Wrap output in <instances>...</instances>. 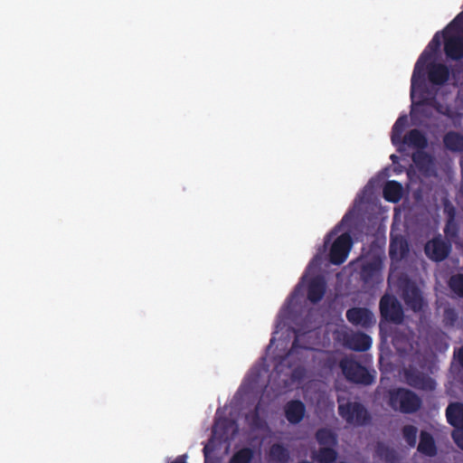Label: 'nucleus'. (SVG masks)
<instances>
[{
  "label": "nucleus",
  "mask_w": 463,
  "mask_h": 463,
  "mask_svg": "<svg viewBox=\"0 0 463 463\" xmlns=\"http://www.w3.org/2000/svg\"><path fill=\"white\" fill-rule=\"evenodd\" d=\"M388 397L389 406L392 410L405 414L418 411L422 405V401L418 394L403 387L390 390Z\"/></svg>",
  "instance_id": "nucleus-1"
},
{
  "label": "nucleus",
  "mask_w": 463,
  "mask_h": 463,
  "mask_svg": "<svg viewBox=\"0 0 463 463\" xmlns=\"http://www.w3.org/2000/svg\"><path fill=\"white\" fill-rule=\"evenodd\" d=\"M339 367L345 379L350 383L367 386L374 382V374L353 358H342Z\"/></svg>",
  "instance_id": "nucleus-2"
},
{
  "label": "nucleus",
  "mask_w": 463,
  "mask_h": 463,
  "mask_svg": "<svg viewBox=\"0 0 463 463\" xmlns=\"http://www.w3.org/2000/svg\"><path fill=\"white\" fill-rule=\"evenodd\" d=\"M338 414L347 423L362 427L371 422L372 417L365 406L359 402L339 403Z\"/></svg>",
  "instance_id": "nucleus-3"
},
{
  "label": "nucleus",
  "mask_w": 463,
  "mask_h": 463,
  "mask_svg": "<svg viewBox=\"0 0 463 463\" xmlns=\"http://www.w3.org/2000/svg\"><path fill=\"white\" fill-rule=\"evenodd\" d=\"M382 320L399 325L402 323L404 313L400 301L393 295H383L379 303Z\"/></svg>",
  "instance_id": "nucleus-4"
},
{
  "label": "nucleus",
  "mask_w": 463,
  "mask_h": 463,
  "mask_svg": "<svg viewBox=\"0 0 463 463\" xmlns=\"http://www.w3.org/2000/svg\"><path fill=\"white\" fill-rule=\"evenodd\" d=\"M450 251L451 242L443 239L440 234L428 241L424 247L426 256L435 262H440L446 260Z\"/></svg>",
  "instance_id": "nucleus-5"
},
{
  "label": "nucleus",
  "mask_w": 463,
  "mask_h": 463,
  "mask_svg": "<svg viewBox=\"0 0 463 463\" xmlns=\"http://www.w3.org/2000/svg\"><path fill=\"white\" fill-rule=\"evenodd\" d=\"M402 299L408 308L413 312H420L427 305L422 291L415 282L408 279L402 287Z\"/></svg>",
  "instance_id": "nucleus-6"
},
{
  "label": "nucleus",
  "mask_w": 463,
  "mask_h": 463,
  "mask_svg": "<svg viewBox=\"0 0 463 463\" xmlns=\"http://www.w3.org/2000/svg\"><path fill=\"white\" fill-rule=\"evenodd\" d=\"M405 383L417 390L433 391L436 388V382L427 373L416 367L409 366L404 370Z\"/></svg>",
  "instance_id": "nucleus-7"
},
{
  "label": "nucleus",
  "mask_w": 463,
  "mask_h": 463,
  "mask_svg": "<svg viewBox=\"0 0 463 463\" xmlns=\"http://www.w3.org/2000/svg\"><path fill=\"white\" fill-rule=\"evenodd\" d=\"M352 245L353 240L348 232H345L338 236L333 242L329 251L330 262L335 265L344 263L348 257Z\"/></svg>",
  "instance_id": "nucleus-8"
},
{
  "label": "nucleus",
  "mask_w": 463,
  "mask_h": 463,
  "mask_svg": "<svg viewBox=\"0 0 463 463\" xmlns=\"http://www.w3.org/2000/svg\"><path fill=\"white\" fill-rule=\"evenodd\" d=\"M345 317L352 325L363 328H369L375 323L373 312L366 307H351L347 309Z\"/></svg>",
  "instance_id": "nucleus-9"
},
{
  "label": "nucleus",
  "mask_w": 463,
  "mask_h": 463,
  "mask_svg": "<svg viewBox=\"0 0 463 463\" xmlns=\"http://www.w3.org/2000/svg\"><path fill=\"white\" fill-rule=\"evenodd\" d=\"M372 338L362 332L345 333L343 335V345L353 351L365 352L372 346Z\"/></svg>",
  "instance_id": "nucleus-10"
},
{
  "label": "nucleus",
  "mask_w": 463,
  "mask_h": 463,
  "mask_svg": "<svg viewBox=\"0 0 463 463\" xmlns=\"http://www.w3.org/2000/svg\"><path fill=\"white\" fill-rule=\"evenodd\" d=\"M429 81L432 85L443 86L449 80V68L440 62L430 61L426 66Z\"/></svg>",
  "instance_id": "nucleus-11"
},
{
  "label": "nucleus",
  "mask_w": 463,
  "mask_h": 463,
  "mask_svg": "<svg viewBox=\"0 0 463 463\" xmlns=\"http://www.w3.org/2000/svg\"><path fill=\"white\" fill-rule=\"evenodd\" d=\"M284 413L289 423L298 424L305 417L306 406L300 400H291L285 404Z\"/></svg>",
  "instance_id": "nucleus-12"
},
{
  "label": "nucleus",
  "mask_w": 463,
  "mask_h": 463,
  "mask_svg": "<svg viewBox=\"0 0 463 463\" xmlns=\"http://www.w3.org/2000/svg\"><path fill=\"white\" fill-rule=\"evenodd\" d=\"M326 284L322 276L312 278L307 286V299L316 304L319 302L326 293Z\"/></svg>",
  "instance_id": "nucleus-13"
},
{
  "label": "nucleus",
  "mask_w": 463,
  "mask_h": 463,
  "mask_svg": "<svg viewBox=\"0 0 463 463\" xmlns=\"http://www.w3.org/2000/svg\"><path fill=\"white\" fill-rule=\"evenodd\" d=\"M448 422L454 427V430L463 428V403L452 402L446 409Z\"/></svg>",
  "instance_id": "nucleus-14"
},
{
  "label": "nucleus",
  "mask_w": 463,
  "mask_h": 463,
  "mask_svg": "<svg viewBox=\"0 0 463 463\" xmlns=\"http://www.w3.org/2000/svg\"><path fill=\"white\" fill-rule=\"evenodd\" d=\"M402 143L410 147L423 150L428 146V138L420 130L414 128L403 137Z\"/></svg>",
  "instance_id": "nucleus-15"
},
{
  "label": "nucleus",
  "mask_w": 463,
  "mask_h": 463,
  "mask_svg": "<svg viewBox=\"0 0 463 463\" xmlns=\"http://www.w3.org/2000/svg\"><path fill=\"white\" fill-rule=\"evenodd\" d=\"M417 449L420 453L427 457H435L438 452L434 438L426 430L420 431Z\"/></svg>",
  "instance_id": "nucleus-16"
},
{
  "label": "nucleus",
  "mask_w": 463,
  "mask_h": 463,
  "mask_svg": "<svg viewBox=\"0 0 463 463\" xmlns=\"http://www.w3.org/2000/svg\"><path fill=\"white\" fill-rule=\"evenodd\" d=\"M431 58L432 54L427 50L423 51V52L419 57L411 76V93L413 92L419 80L421 82L424 81L423 65L427 61L431 60Z\"/></svg>",
  "instance_id": "nucleus-17"
},
{
  "label": "nucleus",
  "mask_w": 463,
  "mask_h": 463,
  "mask_svg": "<svg viewBox=\"0 0 463 463\" xmlns=\"http://www.w3.org/2000/svg\"><path fill=\"white\" fill-rule=\"evenodd\" d=\"M383 197L391 203H397L402 195V186L397 181H388L383 187Z\"/></svg>",
  "instance_id": "nucleus-18"
},
{
  "label": "nucleus",
  "mask_w": 463,
  "mask_h": 463,
  "mask_svg": "<svg viewBox=\"0 0 463 463\" xmlns=\"http://www.w3.org/2000/svg\"><path fill=\"white\" fill-rule=\"evenodd\" d=\"M447 149L452 152H463V135L456 131H449L443 137Z\"/></svg>",
  "instance_id": "nucleus-19"
},
{
  "label": "nucleus",
  "mask_w": 463,
  "mask_h": 463,
  "mask_svg": "<svg viewBox=\"0 0 463 463\" xmlns=\"http://www.w3.org/2000/svg\"><path fill=\"white\" fill-rule=\"evenodd\" d=\"M269 459L276 463H288L290 455L288 449L282 444H272L269 450Z\"/></svg>",
  "instance_id": "nucleus-20"
},
{
  "label": "nucleus",
  "mask_w": 463,
  "mask_h": 463,
  "mask_svg": "<svg viewBox=\"0 0 463 463\" xmlns=\"http://www.w3.org/2000/svg\"><path fill=\"white\" fill-rule=\"evenodd\" d=\"M312 458L317 463H333L336 460L337 452L333 448L321 447Z\"/></svg>",
  "instance_id": "nucleus-21"
},
{
  "label": "nucleus",
  "mask_w": 463,
  "mask_h": 463,
  "mask_svg": "<svg viewBox=\"0 0 463 463\" xmlns=\"http://www.w3.org/2000/svg\"><path fill=\"white\" fill-rule=\"evenodd\" d=\"M408 252V244L403 240H393L390 243L389 255L391 259H403Z\"/></svg>",
  "instance_id": "nucleus-22"
},
{
  "label": "nucleus",
  "mask_w": 463,
  "mask_h": 463,
  "mask_svg": "<svg viewBox=\"0 0 463 463\" xmlns=\"http://www.w3.org/2000/svg\"><path fill=\"white\" fill-rule=\"evenodd\" d=\"M316 439L321 446H334L337 442L336 435L327 428H321L316 432Z\"/></svg>",
  "instance_id": "nucleus-23"
},
{
  "label": "nucleus",
  "mask_w": 463,
  "mask_h": 463,
  "mask_svg": "<svg viewBox=\"0 0 463 463\" xmlns=\"http://www.w3.org/2000/svg\"><path fill=\"white\" fill-rule=\"evenodd\" d=\"M408 124V118L406 115L400 116L395 121L392 128L391 139L393 144L400 142L402 134Z\"/></svg>",
  "instance_id": "nucleus-24"
},
{
  "label": "nucleus",
  "mask_w": 463,
  "mask_h": 463,
  "mask_svg": "<svg viewBox=\"0 0 463 463\" xmlns=\"http://www.w3.org/2000/svg\"><path fill=\"white\" fill-rule=\"evenodd\" d=\"M254 458V451L250 448H242L236 451L230 458L229 463H250Z\"/></svg>",
  "instance_id": "nucleus-25"
},
{
  "label": "nucleus",
  "mask_w": 463,
  "mask_h": 463,
  "mask_svg": "<svg viewBox=\"0 0 463 463\" xmlns=\"http://www.w3.org/2000/svg\"><path fill=\"white\" fill-rule=\"evenodd\" d=\"M458 233L459 227L456 220H452V217L450 218V220H447L444 227V234L446 240L450 242L454 241L456 239L458 238Z\"/></svg>",
  "instance_id": "nucleus-26"
},
{
  "label": "nucleus",
  "mask_w": 463,
  "mask_h": 463,
  "mask_svg": "<svg viewBox=\"0 0 463 463\" xmlns=\"http://www.w3.org/2000/svg\"><path fill=\"white\" fill-rule=\"evenodd\" d=\"M376 454L388 463H394L397 460V454L395 450L383 444H379L377 446Z\"/></svg>",
  "instance_id": "nucleus-27"
},
{
  "label": "nucleus",
  "mask_w": 463,
  "mask_h": 463,
  "mask_svg": "<svg viewBox=\"0 0 463 463\" xmlns=\"http://www.w3.org/2000/svg\"><path fill=\"white\" fill-rule=\"evenodd\" d=\"M449 287L453 293L463 298V274H456L450 277Z\"/></svg>",
  "instance_id": "nucleus-28"
},
{
  "label": "nucleus",
  "mask_w": 463,
  "mask_h": 463,
  "mask_svg": "<svg viewBox=\"0 0 463 463\" xmlns=\"http://www.w3.org/2000/svg\"><path fill=\"white\" fill-rule=\"evenodd\" d=\"M402 431L406 443L410 447H414L417 442L418 429L413 425H405Z\"/></svg>",
  "instance_id": "nucleus-29"
},
{
  "label": "nucleus",
  "mask_w": 463,
  "mask_h": 463,
  "mask_svg": "<svg viewBox=\"0 0 463 463\" xmlns=\"http://www.w3.org/2000/svg\"><path fill=\"white\" fill-rule=\"evenodd\" d=\"M458 319V314L454 307H447L443 311V322L447 326H453Z\"/></svg>",
  "instance_id": "nucleus-30"
},
{
  "label": "nucleus",
  "mask_w": 463,
  "mask_h": 463,
  "mask_svg": "<svg viewBox=\"0 0 463 463\" xmlns=\"http://www.w3.org/2000/svg\"><path fill=\"white\" fill-rule=\"evenodd\" d=\"M378 263L376 261H368L363 264L361 275L364 280L370 279L378 270Z\"/></svg>",
  "instance_id": "nucleus-31"
},
{
  "label": "nucleus",
  "mask_w": 463,
  "mask_h": 463,
  "mask_svg": "<svg viewBox=\"0 0 463 463\" xmlns=\"http://www.w3.org/2000/svg\"><path fill=\"white\" fill-rule=\"evenodd\" d=\"M227 424H228V421L225 419L217 420L214 423L213 428V436L217 437L221 439H226L227 438H224V436L226 434L225 429L227 427Z\"/></svg>",
  "instance_id": "nucleus-32"
},
{
  "label": "nucleus",
  "mask_w": 463,
  "mask_h": 463,
  "mask_svg": "<svg viewBox=\"0 0 463 463\" xmlns=\"http://www.w3.org/2000/svg\"><path fill=\"white\" fill-rule=\"evenodd\" d=\"M417 150L418 151L413 153L412 155V160L417 165H420L430 160V156L426 152L420 149Z\"/></svg>",
  "instance_id": "nucleus-33"
},
{
  "label": "nucleus",
  "mask_w": 463,
  "mask_h": 463,
  "mask_svg": "<svg viewBox=\"0 0 463 463\" xmlns=\"http://www.w3.org/2000/svg\"><path fill=\"white\" fill-rule=\"evenodd\" d=\"M451 437L456 445L463 450V428L453 430Z\"/></svg>",
  "instance_id": "nucleus-34"
},
{
  "label": "nucleus",
  "mask_w": 463,
  "mask_h": 463,
  "mask_svg": "<svg viewBox=\"0 0 463 463\" xmlns=\"http://www.w3.org/2000/svg\"><path fill=\"white\" fill-rule=\"evenodd\" d=\"M439 32L436 33L431 41L428 44V49H430L431 52H436L440 48L441 43H440V37H439Z\"/></svg>",
  "instance_id": "nucleus-35"
},
{
  "label": "nucleus",
  "mask_w": 463,
  "mask_h": 463,
  "mask_svg": "<svg viewBox=\"0 0 463 463\" xmlns=\"http://www.w3.org/2000/svg\"><path fill=\"white\" fill-rule=\"evenodd\" d=\"M250 424L257 428H260L261 426V419L259 415V411H258L257 408L250 415Z\"/></svg>",
  "instance_id": "nucleus-36"
},
{
  "label": "nucleus",
  "mask_w": 463,
  "mask_h": 463,
  "mask_svg": "<svg viewBox=\"0 0 463 463\" xmlns=\"http://www.w3.org/2000/svg\"><path fill=\"white\" fill-rule=\"evenodd\" d=\"M445 213H447V220H450L452 217V220H455L456 218V210L451 205H446L445 206Z\"/></svg>",
  "instance_id": "nucleus-37"
},
{
  "label": "nucleus",
  "mask_w": 463,
  "mask_h": 463,
  "mask_svg": "<svg viewBox=\"0 0 463 463\" xmlns=\"http://www.w3.org/2000/svg\"><path fill=\"white\" fill-rule=\"evenodd\" d=\"M300 346L298 345V337L296 336L293 343H292V346L288 352V354H291L292 353L296 352L298 350V348H299Z\"/></svg>",
  "instance_id": "nucleus-38"
},
{
  "label": "nucleus",
  "mask_w": 463,
  "mask_h": 463,
  "mask_svg": "<svg viewBox=\"0 0 463 463\" xmlns=\"http://www.w3.org/2000/svg\"><path fill=\"white\" fill-rule=\"evenodd\" d=\"M171 463H186L185 462V456H179L174 461H172Z\"/></svg>",
  "instance_id": "nucleus-39"
},
{
  "label": "nucleus",
  "mask_w": 463,
  "mask_h": 463,
  "mask_svg": "<svg viewBox=\"0 0 463 463\" xmlns=\"http://www.w3.org/2000/svg\"><path fill=\"white\" fill-rule=\"evenodd\" d=\"M463 71V66L459 64H456L453 68V72H460Z\"/></svg>",
  "instance_id": "nucleus-40"
},
{
  "label": "nucleus",
  "mask_w": 463,
  "mask_h": 463,
  "mask_svg": "<svg viewBox=\"0 0 463 463\" xmlns=\"http://www.w3.org/2000/svg\"><path fill=\"white\" fill-rule=\"evenodd\" d=\"M203 449H204V457H206V455H207V453H208V448H207V445H205V444H204Z\"/></svg>",
  "instance_id": "nucleus-41"
},
{
  "label": "nucleus",
  "mask_w": 463,
  "mask_h": 463,
  "mask_svg": "<svg viewBox=\"0 0 463 463\" xmlns=\"http://www.w3.org/2000/svg\"><path fill=\"white\" fill-rule=\"evenodd\" d=\"M298 463H312V462H309V461H307V460H301V461H299Z\"/></svg>",
  "instance_id": "nucleus-42"
},
{
  "label": "nucleus",
  "mask_w": 463,
  "mask_h": 463,
  "mask_svg": "<svg viewBox=\"0 0 463 463\" xmlns=\"http://www.w3.org/2000/svg\"><path fill=\"white\" fill-rule=\"evenodd\" d=\"M335 463H346V462H345V461L341 460V461H335Z\"/></svg>",
  "instance_id": "nucleus-43"
}]
</instances>
